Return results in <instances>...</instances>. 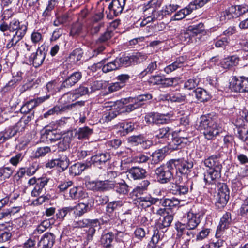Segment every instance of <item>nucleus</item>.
I'll return each mask as SVG.
<instances>
[{
	"mask_svg": "<svg viewBox=\"0 0 248 248\" xmlns=\"http://www.w3.org/2000/svg\"><path fill=\"white\" fill-rule=\"evenodd\" d=\"M27 25L14 19L9 24L5 21L0 24V31L3 33L5 47L10 49L19 46L18 43L27 32Z\"/></svg>",
	"mask_w": 248,
	"mask_h": 248,
	"instance_id": "obj_1",
	"label": "nucleus"
},
{
	"mask_svg": "<svg viewBox=\"0 0 248 248\" xmlns=\"http://www.w3.org/2000/svg\"><path fill=\"white\" fill-rule=\"evenodd\" d=\"M217 117L215 115L208 114L200 117L199 128L208 140L214 139L219 134Z\"/></svg>",
	"mask_w": 248,
	"mask_h": 248,
	"instance_id": "obj_2",
	"label": "nucleus"
},
{
	"mask_svg": "<svg viewBox=\"0 0 248 248\" xmlns=\"http://www.w3.org/2000/svg\"><path fill=\"white\" fill-rule=\"evenodd\" d=\"M173 167L170 163L156 168L155 173L158 182L161 184H165L171 181L173 178Z\"/></svg>",
	"mask_w": 248,
	"mask_h": 248,
	"instance_id": "obj_3",
	"label": "nucleus"
},
{
	"mask_svg": "<svg viewBox=\"0 0 248 248\" xmlns=\"http://www.w3.org/2000/svg\"><path fill=\"white\" fill-rule=\"evenodd\" d=\"M230 88L235 92L248 93V77H233L230 83Z\"/></svg>",
	"mask_w": 248,
	"mask_h": 248,
	"instance_id": "obj_4",
	"label": "nucleus"
},
{
	"mask_svg": "<svg viewBox=\"0 0 248 248\" xmlns=\"http://www.w3.org/2000/svg\"><path fill=\"white\" fill-rule=\"evenodd\" d=\"M187 93H188L187 101L189 102H195L196 101L204 102L210 98V96L207 92L201 88H198L190 92H187Z\"/></svg>",
	"mask_w": 248,
	"mask_h": 248,
	"instance_id": "obj_5",
	"label": "nucleus"
},
{
	"mask_svg": "<svg viewBox=\"0 0 248 248\" xmlns=\"http://www.w3.org/2000/svg\"><path fill=\"white\" fill-rule=\"evenodd\" d=\"M87 186L89 188L95 191H106L114 187L113 181L109 180L90 181Z\"/></svg>",
	"mask_w": 248,
	"mask_h": 248,
	"instance_id": "obj_6",
	"label": "nucleus"
},
{
	"mask_svg": "<svg viewBox=\"0 0 248 248\" xmlns=\"http://www.w3.org/2000/svg\"><path fill=\"white\" fill-rule=\"evenodd\" d=\"M229 199V190L226 185L223 184L219 187L217 194L216 206L218 209L223 208Z\"/></svg>",
	"mask_w": 248,
	"mask_h": 248,
	"instance_id": "obj_7",
	"label": "nucleus"
},
{
	"mask_svg": "<svg viewBox=\"0 0 248 248\" xmlns=\"http://www.w3.org/2000/svg\"><path fill=\"white\" fill-rule=\"evenodd\" d=\"M50 98V95L37 97L31 99L24 104L20 108V112L22 113L27 114L31 111L34 108L45 102Z\"/></svg>",
	"mask_w": 248,
	"mask_h": 248,
	"instance_id": "obj_8",
	"label": "nucleus"
},
{
	"mask_svg": "<svg viewBox=\"0 0 248 248\" xmlns=\"http://www.w3.org/2000/svg\"><path fill=\"white\" fill-rule=\"evenodd\" d=\"M89 93L88 87L80 85L78 88L75 90L74 93H67L63 94L61 99V102H65V99H67V101L70 102V100L73 101L80 96L86 95Z\"/></svg>",
	"mask_w": 248,
	"mask_h": 248,
	"instance_id": "obj_9",
	"label": "nucleus"
},
{
	"mask_svg": "<svg viewBox=\"0 0 248 248\" xmlns=\"http://www.w3.org/2000/svg\"><path fill=\"white\" fill-rule=\"evenodd\" d=\"M231 222L232 218L230 213L226 212L223 215L217 229L216 233V237L217 238H219L221 236L224 230L229 227Z\"/></svg>",
	"mask_w": 248,
	"mask_h": 248,
	"instance_id": "obj_10",
	"label": "nucleus"
},
{
	"mask_svg": "<svg viewBox=\"0 0 248 248\" xmlns=\"http://www.w3.org/2000/svg\"><path fill=\"white\" fill-rule=\"evenodd\" d=\"M185 139L186 137L182 134L181 131L177 133L172 134V140L169 143L168 147L167 148L171 150L180 149L182 147V145L185 144L183 142V140Z\"/></svg>",
	"mask_w": 248,
	"mask_h": 248,
	"instance_id": "obj_11",
	"label": "nucleus"
},
{
	"mask_svg": "<svg viewBox=\"0 0 248 248\" xmlns=\"http://www.w3.org/2000/svg\"><path fill=\"white\" fill-rule=\"evenodd\" d=\"M157 214L162 216L159 218L158 226L160 228H166L170 226L173 217L166 211L165 209H160L157 211Z\"/></svg>",
	"mask_w": 248,
	"mask_h": 248,
	"instance_id": "obj_12",
	"label": "nucleus"
},
{
	"mask_svg": "<svg viewBox=\"0 0 248 248\" xmlns=\"http://www.w3.org/2000/svg\"><path fill=\"white\" fill-rule=\"evenodd\" d=\"M204 30V25L202 23L198 24L190 25L187 28V35H188V43H193L196 41L195 36L201 33Z\"/></svg>",
	"mask_w": 248,
	"mask_h": 248,
	"instance_id": "obj_13",
	"label": "nucleus"
},
{
	"mask_svg": "<svg viewBox=\"0 0 248 248\" xmlns=\"http://www.w3.org/2000/svg\"><path fill=\"white\" fill-rule=\"evenodd\" d=\"M74 138L73 131H68L64 134L57 143L58 148L60 151L66 150L70 147V144Z\"/></svg>",
	"mask_w": 248,
	"mask_h": 248,
	"instance_id": "obj_14",
	"label": "nucleus"
},
{
	"mask_svg": "<svg viewBox=\"0 0 248 248\" xmlns=\"http://www.w3.org/2000/svg\"><path fill=\"white\" fill-rule=\"evenodd\" d=\"M221 171L209 169L204 173V180L206 183L214 184L221 177Z\"/></svg>",
	"mask_w": 248,
	"mask_h": 248,
	"instance_id": "obj_15",
	"label": "nucleus"
},
{
	"mask_svg": "<svg viewBox=\"0 0 248 248\" xmlns=\"http://www.w3.org/2000/svg\"><path fill=\"white\" fill-rule=\"evenodd\" d=\"M82 76V73L80 72H74L62 83V87L64 88L72 87L81 79Z\"/></svg>",
	"mask_w": 248,
	"mask_h": 248,
	"instance_id": "obj_16",
	"label": "nucleus"
},
{
	"mask_svg": "<svg viewBox=\"0 0 248 248\" xmlns=\"http://www.w3.org/2000/svg\"><path fill=\"white\" fill-rule=\"evenodd\" d=\"M46 55V52L38 48L35 53L30 56V62H31L34 67H38L43 63Z\"/></svg>",
	"mask_w": 248,
	"mask_h": 248,
	"instance_id": "obj_17",
	"label": "nucleus"
},
{
	"mask_svg": "<svg viewBox=\"0 0 248 248\" xmlns=\"http://www.w3.org/2000/svg\"><path fill=\"white\" fill-rule=\"evenodd\" d=\"M152 98V95L150 93L141 94L135 97H129L125 99L123 103H135L138 107L140 108L144 105L146 102L151 100Z\"/></svg>",
	"mask_w": 248,
	"mask_h": 248,
	"instance_id": "obj_18",
	"label": "nucleus"
},
{
	"mask_svg": "<svg viewBox=\"0 0 248 248\" xmlns=\"http://www.w3.org/2000/svg\"><path fill=\"white\" fill-rule=\"evenodd\" d=\"M204 164L209 169H215L218 170H221L222 167L219 155H212L207 159H205Z\"/></svg>",
	"mask_w": 248,
	"mask_h": 248,
	"instance_id": "obj_19",
	"label": "nucleus"
},
{
	"mask_svg": "<svg viewBox=\"0 0 248 248\" xmlns=\"http://www.w3.org/2000/svg\"><path fill=\"white\" fill-rule=\"evenodd\" d=\"M146 170L139 167H133L128 170L127 176L130 178L136 180L143 179L146 176Z\"/></svg>",
	"mask_w": 248,
	"mask_h": 248,
	"instance_id": "obj_20",
	"label": "nucleus"
},
{
	"mask_svg": "<svg viewBox=\"0 0 248 248\" xmlns=\"http://www.w3.org/2000/svg\"><path fill=\"white\" fill-rule=\"evenodd\" d=\"M48 180L46 178H39L38 182L36 184L34 189L31 191V196L38 197L44 195L46 192L45 186L47 185Z\"/></svg>",
	"mask_w": 248,
	"mask_h": 248,
	"instance_id": "obj_21",
	"label": "nucleus"
},
{
	"mask_svg": "<svg viewBox=\"0 0 248 248\" xmlns=\"http://www.w3.org/2000/svg\"><path fill=\"white\" fill-rule=\"evenodd\" d=\"M126 0H113L109 5L108 8L115 16L121 14L124 9Z\"/></svg>",
	"mask_w": 248,
	"mask_h": 248,
	"instance_id": "obj_22",
	"label": "nucleus"
},
{
	"mask_svg": "<svg viewBox=\"0 0 248 248\" xmlns=\"http://www.w3.org/2000/svg\"><path fill=\"white\" fill-rule=\"evenodd\" d=\"M55 242V236L52 233H46L40 240L39 248H51Z\"/></svg>",
	"mask_w": 248,
	"mask_h": 248,
	"instance_id": "obj_23",
	"label": "nucleus"
},
{
	"mask_svg": "<svg viewBox=\"0 0 248 248\" xmlns=\"http://www.w3.org/2000/svg\"><path fill=\"white\" fill-rule=\"evenodd\" d=\"M110 158V155L108 153H99L91 157V161L94 165H101L109 160Z\"/></svg>",
	"mask_w": 248,
	"mask_h": 248,
	"instance_id": "obj_24",
	"label": "nucleus"
},
{
	"mask_svg": "<svg viewBox=\"0 0 248 248\" xmlns=\"http://www.w3.org/2000/svg\"><path fill=\"white\" fill-rule=\"evenodd\" d=\"M240 59L236 55L228 57L221 62V66L225 69H229L238 64Z\"/></svg>",
	"mask_w": 248,
	"mask_h": 248,
	"instance_id": "obj_25",
	"label": "nucleus"
},
{
	"mask_svg": "<svg viewBox=\"0 0 248 248\" xmlns=\"http://www.w3.org/2000/svg\"><path fill=\"white\" fill-rule=\"evenodd\" d=\"M87 196V193L81 187H73L69 190V197L73 200L84 199Z\"/></svg>",
	"mask_w": 248,
	"mask_h": 248,
	"instance_id": "obj_26",
	"label": "nucleus"
},
{
	"mask_svg": "<svg viewBox=\"0 0 248 248\" xmlns=\"http://www.w3.org/2000/svg\"><path fill=\"white\" fill-rule=\"evenodd\" d=\"M90 166V164H89V163L78 162L73 164L70 167L69 171L72 175H79L83 170L88 168Z\"/></svg>",
	"mask_w": 248,
	"mask_h": 248,
	"instance_id": "obj_27",
	"label": "nucleus"
},
{
	"mask_svg": "<svg viewBox=\"0 0 248 248\" xmlns=\"http://www.w3.org/2000/svg\"><path fill=\"white\" fill-rule=\"evenodd\" d=\"M92 205L89 202L86 203L81 202L72 207L75 209V213L76 216L80 217L85 213L89 212L91 210Z\"/></svg>",
	"mask_w": 248,
	"mask_h": 248,
	"instance_id": "obj_28",
	"label": "nucleus"
},
{
	"mask_svg": "<svg viewBox=\"0 0 248 248\" xmlns=\"http://www.w3.org/2000/svg\"><path fill=\"white\" fill-rule=\"evenodd\" d=\"M167 149V147H165L153 153L152 155V163L153 164H157L162 161L166 156Z\"/></svg>",
	"mask_w": 248,
	"mask_h": 248,
	"instance_id": "obj_29",
	"label": "nucleus"
},
{
	"mask_svg": "<svg viewBox=\"0 0 248 248\" xmlns=\"http://www.w3.org/2000/svg\"><path fill=\"white\" fill-rule=\"evenodd\" d=\"M113 185L115 191L121 195H126L129 192L128 186L125 182L122 180L120 182H113Z\"/></svg>",
	"mask_w": 248,
	"mask_h": 248,
	"instance_id": "obj_30",
	"label": "nucleus"
},
{
	"mask_svg": "<svg viewBox=\"0 0 248 248\" xmlns=\"http://www.w3.org/2000/svg\"><path fill=\"white\" fill-rule=\"evenodd\" d=\"M187 229L193 230L195 229L200 223V220L199 217H197L196 214H194L190 212L187 214Z\"/></svg>",
	"mask_w": 248,
	"mask_h": 248,
	"instance_id": "obj_31",
	"label": "nucleus"
},
{
	"mask_svg": "<svg viewBox=\"0 0 248 248\" xmlns=\"http://www.w3.org/2000/svg\"><path fill=\"white\" fill-rule=\"evenodd\" d=\"M104 23L88 22L86 25V30L92 35L97 34L101 28L104 27Z\"/></svg>",
	"mask_w": 248,
	"mask_h": 248,
	"instance_id": "obj_32",
	"label": "nucleus"
},
{
	"mask_svg": "<svg viewBox=\"0 0 248 248\" xmlns=\"http://www.w3.org/2000/svg\"><path fill=\"white\" fill-rule=\"evenodd\" d=\"M46 88L48 92L53 94L57 92H60L61 90H63L64 89V87H62V83L60 84L58 80H53L46 84Z\"/></svg>",
	"mask_w": 248,
	"mask_h": 248,
	"instance_id": "obj_33",
	"label": "nucleus"
},
{
	"mask_svg": "<svg viewBox=\"0 0 248 248\" xmlns=\"http://www.w3.org/2000/svg\"><path fill=\"white\" fill-rule=\"evenodd\" d=\"M114 239V234L112 232H109L101 236L100 242L104 248H111L112 242Z\"/></svg>",
	"mask_w": 248,
	"mask_h": 248,
	"instance_id": "obj_34",
	"label": "nucleus"
},
{
	"mask_svg": "<svg viewBox=\"0 0 248 248\" xmlns=\"http://www.w3.org/2000/svg\"><path fill=\"white\" fill-rule=\"evenodd\" d=\"M186 166L185 162H181L180 164L178 165L176 179V182L179 183H181L186 179Z\"/></svg>",
	"mask_w": 248,
	"mask_h": 248,
	"instance_id": "obj_35",
	"label": "nucleus"
},
{
	"mask_svg": "<svg viewBox=\"0 0 248 248\" xmlns=\"http://www.w3.org/2000/svg\"><path fill=\"white\" fill-rule=\"evenodd\" d=\"M164 235L163 232H160L158 230H155L153 235L152 236L151 240L148 244L149 248H159L157 246L159 241L161 240Z\"/></svg>",
	"mask_w": 248,
	"mask_h": 248,
	"instance_id": "obj_36",
	"label": "nucleus"
},
{
	"mask_svg": "<svg viewBox=\"0 0 248 248\" xmlns=\"http://www.w3.org/2000/svg\"><path fill=\"white\" fill-rule=\"evenodd\" d=\"M73 132H74V137L77 135L78 139L80 140L88 138L93 133V130L92 129L89 128L87 126H85L79 128L77 131Z\"/></svg>",
	"mask_w": 248,
	"mask_h": 248,
	"instance_id": "obj_37",
	"label": "nucleus"
},
{
	"mask_svg": "<svg viewBox=\"0 0 248 248\" xmlns=\"http://www.w3.org/2000/svg\"><path fill=\"white\" fill-rule=\"evenodd\" d=\"M16 134V131L13 126L5 129L0 133V143H3Z\"/></svg>",
	"mask_w": 248,
	"mask_h": 248,
	"instance_id": "obj_38",
	"label": "nucleus"
},
{
	"mask_svg": "<svg viewBox=\"0 0 248 248\" xmlns=\"http://www.w3.org/2000/svg\"><path fill=\"white\" fill-rule=\"evenodd\" d=\"M158 200L157 199L148 197L138 198L139 205L143 208L150 207L152 204L155 203Z\"/></svg>",
	"mask_w": 248,
	"mask_h": 248,
	"instance_id": "obj_39",
	"label": "nucleus"
},
{
	"mask_svg": "<svg viewBox=\"0 0 248 248\" xmlns=\"http://www.w3.org/2000/svg\"><path fill=\"white\" fill-rule=\"evenodd\" d=\"M157 61H151L147 65L146 68L139 74V78H142L148 74H152L154 71L157 70Z\"/></svg>",
	"mask_w": 248,
	"mask_h": 248,
	"instance_id": "obj_40",
	"label": "nucleus"
},
{
	"mask_svg": "<svg viewBox=\"0 0 248 248\" xmlns=\"http://www.w3.org/2000/svg\"><path fill=\"white\" fill-rule=\"evenodd\" d=\"M230 12L232 13V18H236L244 14L248 10V7L241 5L232 6Z\"/></svg>",
	"mask_w": 248,
	"mask_h": 248,
	"instance_id": "obj_41",
	"label": "nucleus"
},
{
	"mask_svg": "<svg viewBox=\"0 0 248 248\" xmlns=\"http://www.w3.org/2000/svg\"><path fill=\"white\" fill-rule=\"evenodd\" d=\"M69 107H65L64 105H56L53 108L48 110L44 114L45 118H47L49 116L54 115L55 114L62 113L63 112L66 111V108Z\"/></svg>",
	"mask_w": 248,
	"mask_h": 248,
	"instance_id": "obj_42",
	"label": "nucleus"
},
{
	"mask_svg": "<svg viewBox=\"0 0 248 248\" xmlns=\"http://www.w3.org/2000/svg\"><path fill=\"white\" fill-rule=\"evenodd\" d=\"M119 64V67L122 66H128L130 65L135 64V62L133 54L129 56H125L120 58H117Z\"/></svg>",
	"mask_w": 248,
	"mask_h": 248,
	"instance_id": "obj_43",
	"label": "nucleus"
},
{
	"mask_svg": "<svg viewBox=\"0 0 248 248\" xmlns=\"http://www.w3.org/2000/svg\"><path fill=\"white\" fill-rule=\"evenodd\" d=\"M118 61V60L116 58L114 61L105 64L102 67L103 72L104 73H108L118 69L120 67Z\"/></svg>",
	"mask_w": 248,
	"mask_h": 248,
	"instance_id": "obj_44",
	"label": "nucleus"
},
{
	"mask_svg": "<svg viewBox=\"0 0 248 248\" xmlns=\"http://www.w3.org/2000/svg\"><path fill=\"white\" fill-rule=\"evenodd\" d=\"M183 66V62L179 58L171 64L167 66L164 68V71L167 74H169L175 70L176 69L182 67Z\"/></svg>",
	"mask_w": 248,
	"mask_h": 248,
	"instance_id": "obj_45",
	"label": "nucleus"
},
{
	"mask_svg": "<svg viewBox=\"0 0 248 248\" xmlns=\"http://www.w3.org/2000/svg\"><path fill=\"white\" fill-rule=\"evenodd\" d=\"M180 201L175 198L171 199L167 198L162 202V205L165 207H168L169 209L176 207L180 203Z\"/></svg>",
	"mask_w": 248,
	"mask_h": 248,
	"instance_id": "obj_46",
	"label": "nucleus"
},
{
	"mask_svg": "<svg viewBox=\"0 0 248 248\" xmlns=\"http://www.w3.org/2000/svg\"><path fill=\"white\" fill-rule=\"evenodd\" d=\"M83 25L79 22L75 23L72 26L70 34L72 36L79 35L82 32Z\"/></svg>",
	"mask_w": 248,
	"mask_h": 248,
	"instance_id": "obj_47",
	"label": "nucleus"
},
{
	"mask_svg": "<svg viewBox=\"0 0 248 248\" xmlns=\"http://www.w3.org/2000/svg\"><path fill=\"white\" fill-rule=\"evenodd\" d=\"M70 22V17L67 14H62L57 17L54 21V25L59 26L62 24H65Z\"/></svg>",
	"mask_w": 248,
	"mask_h": 248,
	"instance_id": "obj_48",
	"label": "nucleus"
},
{
	"mask_svg": "<svg viewBox=\"0 0 248 248\" xmlns=\"http://www.w3.org/2000/svg\"><path fill=\"white\" fill-rule=\"evenodd\" d=\"M89 223V219L83 218L80 219L76 217L72 224V226L73 228H84L88 226Z\"/></svg>",
	"mask_w": 248,
	"mask_h": 248,
	"instance_id": "obj_49",
	"label": "nucleus"
},
{
	"mask_svg": "<svg viewBox=\"0 0 248 248\" xmlns=\"http://www.w3.org/2000/svg\"><path fill=\"white\" fill-rule=\"evenodd\" d=\"M20 210L18 207H12L11 208L4 209L2 211H0V220L6 218L11 215L18 212Z\"/></svg>",
	"mask_w": 248,
	"mask_h": 248,
	"instance_id": "obj_50",
	"label": "nucleus"
},
{
	"mask_svg": "<svg viewBox=\"0 0 248 248\" xmlns=\"http://www.w3.org/2000/svg\"><path fill=\"white\" fill-rule=\"evenodd\" d=\"M170 121V119L168 115L159 113H155V124H165L169 123Z\"/></svg>",
	"mask_w": 248,
	"mask_h": 248,
	"instance_id": "obj_51",
	"label": "nucleus"
},
{
	"mask_svg": "<svg viewBox=\"0 0 248 248\" xmlns=\"http://www.w3.org/2000/svg\"><path fill=\"white\" fill-rule=\"evenodd\" d=\"M163 76L159 74L151 76L148 80V83L150 85H161Z\"/></svg>",
	"mask_w": 248,
	"mask_h": 248,
	"instance_id": "obj_52",
	"label": "nucleus"
},
{
	"mask_svg": "<svg viewBox=\"0 0 248 248\" xmlns=\"http://www.w3.org/2000/svg\"><path fill=\"white\" fill-rule=\"evenodd\" d=\"M50 152V148L48 146L38 148L33 153L34 158H39L45 156L47 153Z\"/></svg>",
	"mask_w": 248,
	"mask_h": 248,
	"instance_id": "obj_53",
	"label": "nucleus"
},
{
	"mask_svg": "<svg viewBox=\"0 0 248 248\" xmlns=\"http://www.w3.org/2000/svg\"><path fill=\"white\" fill-rule=\"evenodd\" d=\"M74 209V208H73L71 206L69 207H65L62 208L61 209L58 210V212L56 213V216L57 218L60 219H63L64 217L67 215L68 213H70Z\"/></svg>",
	"mask_w": 248,
	"mask_h": 248,
	"instance_id": "obj_54",
	"label": "nucleus"
},
{
	"mask_svg": "<svg viewBox=\"0 0 248 248\" xmlns=\"http://www.w3.org/2000/svg\"><path fill=\"white\" fill-rule=\"evenodd\" d=\"M104 14L103 11L99 12L93 15L88 22L95 23H104Z\"/></svg>",
	"mask_w": 248,
	"mask_h": 248,
	"instance_id": "obj_55",
	"label": "nucleus"
},
{
	"mask_svg": "<svg viewBox=\"0 0 248 248\" xmlns=\"http://www.w3.org/2000/svg\"><path fill=\"white\" fill-rule=\"evenodd\" d=\"M13 170L10 167H3L0 168V179L4 180L9 178L12 174Z\"/></svg>",
	"mask_w": 248,
	"mask_h": 248,
	"instance_id": "obj_56",
	"label": "nucleus"
},
{
	"mask_svg": "<svg viewBox=\"0 0 248 248\" xmlns=\"http://www.w3.org/2000/svg\"><path fill=\"white\" fill-rule=\"evenodd\" d=\"M50 226V223L48 220H44L39 225L35 230L34 233L35 234H41L45 232L48 228Z\"/></svg>",
	"mask_w": 248,
	"mask_h": 248,
	"instance_id": "obj_57",
	"label": "nucleus"
},
{
	"mask_svg": "<svg viewBox=\"0 0 248 248\" xmlns=\"http://www.w3.org/2000/svg\"><path fill=\"white\" fill-rule=\"evenodd\" d=\"M119 125L120 127L122 128L123 132L124 133L123 135L132 132L135 128L134 124L131 122L121 123L119 124Z\"/></svg>",
	"mask_w": 248,
	"mask_h": 248,
	"instance_id": "obj_58",
	"label": "nucleus"
},
{
	"mask_svg": "<svg viewBox=\"0 0 248 248\" xmlns=\"http://www.w3.org/2000/svg\"><path fill=\"white\" fill-rule=\"evenodd\" d=\"M123 202L121 201H113L109 202L107 206V211L108 213H112L118 207H121Z\"/></svg>",
	"mask_w": 248,
	"mask_h": 248,
	"instance_id": "obj_59",
	"label": "nucleus"
},
{
	"mask_svg": "<svg viewBox=\"0 0 248 248\" xmlns=\"http://www.w3.org/2000/svg\"><path fill=\"white\" fill-rule=\"evenodd\" d=\"M62 137L61 134L57 133L55 131H50L47 133L46 138L51 142H54L59 141Z\"/></svg>",
	"mask_w": 248,
	"mask_h": 248,
	"instance_id": "obj_60",
	"label": "nucleus"
},
{
	"mask_svg": "<svg viewBox=\"0 0 248 248\" xmlns=\"http://www.w3.org/2000/svg\"><path fill=\"white\" fill-rule=\"evenodd\" d=\"M55 0H51L49 2L48 5L42 15L44 17L47 18L51 16V12L55 6Z\"/></svg>",
	"mask_w": 248,
	"mask_h": 248,
	"instance_id": "obj_61",
	"label": "nucleus"
},
{
	"mask_svg": "<svg viewBox=\"0 0 248 248\" xmlns=\"http://www.w3.org/2000/svg\"><path fill=\"white\" fill-rule=\"evenodd\" d=\"M170 128L166 127L159 129L155 132V136L158 138L167 137L170 134Z\"/></svg>",
	"mask_w": 248,
	"mask_h": 248,
	"instance_id": "obj_62",
	"label": "nucleus"
},
{
	"mask_svg": "<svg viewBox=\"0 0 248 248\" xmlns=\"http://www.w3.org/2000/svg\"><path fill=\"white\" fill-rule=\"evenodd\" d=\"M59 163L57 166L60 167L62 171L67 168L69 165V160L66 155H62L60 158L57 159Z\"/></svg>",
	"mask_w": 248,
	"mask_h": 248,
	"instance_id": "obj_63",
	"label": "nucleus"
},
{
	"mask_svg": "<svg viewBox=\"0 0 248 248\" xmlns=\"http://www.w3.org/2000/svg\"><path fill=\"white\" fill-rule=\"evenodd\" d=\"M113 35V32L111 30L108 29L104 33L101 35L98 39L99 43H104L108 40Z\"/></svg>",
	"mask_w": 248,
	"mask_h": 248,
	"instance_id": "obj_64",
	"label": "nucleus"
}]
</instances>
